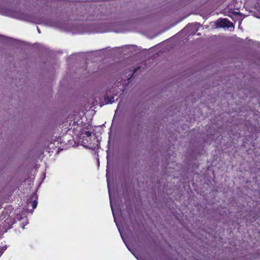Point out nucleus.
<instances>
[{
    "instance_id": "f257e3e1",
    "label": "nucleus",
    "mask_w": 260,
    "mask_h": 260,
    "mask_svg": "<svg viewBox=\"0 0 260 260\" xmlns=\"http://www.w3.org/2000/svg\"><path fill=\"white\" fill-rule=\"evenodd\" d=\"M228 19H220L217 21V25L220 27H226V21Z\"/></svg>"
},
{
    "instance_id": "f03ea898",
    "label": "nucleus",
    "mask_w": 260,
    "mask_h": 260,
    "mask_svg": "<svg viewBox=\"0 0 260 260\" xmlns=\"http://www.w3.org/2000/svg\"><path fill=\"white\" fill-rule=\"evenodd\" d=\"M35 198V200L31 202V206L33 209H35L38 205V197L35 194H32L30 196V199L33 200Z\"/></svg>"
},
{
    "instance_id": "7ed1b4c3",
    "label": "nucleus",
    "mask_w": 260,
    "mask_h": 260,
    "mask_svg": "<svg viewBox=\"0 0 260 260\" xmlns=\"http://www.w3.org/2000/svg\"><path fill=\"white\" fill-rule=\"evenodd\" d=\"M226 27L227 28H230L234 26L233 23L231 22L230 20L227 19L226 21Z\"/></svg>"
},
{
    "instance_id": "20e7f679",
    "label": "nucleus",
    "mask_w": 260,
    "mask_h": 260,
    "mask_svg": "<svg viewBox=\"0 0 260 260\" xmlns=\"http://www.w3.org/2000/svg\"><path fill=\"white\" fill-rule=\"evenodd\" d=\"M84 134L87 137H89L90 136H91V132H89V131H86L85 133H84Z\"/></svg>"
},
{
    "instance_id": "39448f33",
    "label": "nucleus",
    "mask_w": 260,
    "mask_h": 260,
    "mask_svg": "<svg viewBox=\"0 0 260 260\" xmlns=\"http://www.w3.org/2000/svg\"><path fill=\"white\" fill-rule=\"evenodd\" d=\"M4 249L3 247H0V256L4 253Z\"/></svg>"
},
{
    "instance_id": "423d86ee",
    "label": "nucleus",
    "mask_w": 260,
    "mask_h": 260,
    "mask_svg": "<svg viewBox=\"0 0 260 260\" xmlns=\"http://www.w3.org/2000/svg\"><path fill=\"white\" fill-rule=\"evenodd\" d=\"M232 13L235 15H240V13L238 12H235V11H233L232 12Z\"/></svg>"
},
{
    "instance_id": "0eeeda50",
    "label": "nucleus",
    "mask_w": 260,
    "mask_h": 260,
    "mask_svg": "<svg viewBox=\"0 0 260 260\" xmlns=\"http://www.w3.org/2000/svg\"><path fill=\"white\" fill-rule=\"evenodd\" d=\"M140 69V67H138L137 69H135L134 71V73H133L132 75L136 72V71L138 70V69Z\"/></svg>"
},
{
    "instance_id": "6e6552de",
    "label": "nucleus",
    "mask_w": 260,
    "mask_h": 260,
    "mask_svg": "<svg viewBox=\"0 0 260 260\" xmlns=\"http://www.w3.org/2000/svg\"><path fill=\"white\" fill-rule=\"evenodd\" d=\"M38 32H40V30L38 28Z\"/></svg>"
}]
</instances>
